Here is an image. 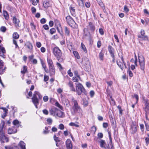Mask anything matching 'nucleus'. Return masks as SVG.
Here are the masks:
<instances>
[{
    "mask_svg": "<svg viewBox=\"0 0 149 149\" xmlns=\"http://www.w3.org/2000/svg\"><path fill=\"white\" fill-rule=\"evenodd\" d=\"M98 3L99 5L102 7L103 10V12L104 13H106V11L105 10V7L103 3L101 1H99V3Z\"/></svg>",
    "mask_w": 149,
    "mask_h": 149,
    "instance_id": "nucleus-32",
    "label": "nucleus"
},
{
    "mask_svg": "<svg viewBox=\"0 0 149 149\" xmlns=\"http://www.w3.org/2000/svg\"><path fill=\"white\" fill-rule=\"evenodd\" d=\"M42 112L44 114L46 115H48L49 113L48 111L46 109H43L42 110Z\"/></svg>",
    "mask_w": 149,
    "mask_h": 149,
    "instance_id": "nucleus-60",
    "label": "nucleus"
},
{
    "mask_svg": "<svg viewBox=\"0 0 149 149\" xmlns=\"http://www.w3.org/2000/svg\"><path fill=\"white\" fill-rule=\"evenodd\" d=\"M67 85L69 87L70 91L73 92L76 91V89L74 86L73 82L72 81H70L67 84Z\"/></svg>",
    "mask_w": 149,
    "mask_h": 149,
    "instance_id": "nucleus-11",
    "label": "nucleus"
},
{
    "mask_svg": "<svg viewBox=\"0 0 149 149\" xmlns=\"http://www.w3.org/2000/svg\"><path fill=\"white\" fill-rule=\"evenodd\" d=\"M124 10L125 11L126 13H127L129 11V10L128 9L127 6H125L124 7Z\"/></svg>",
    "mask_w": 149,
    "mask_h": 149,
    "instance_id": "nucleus-61",
    "label": "nucleus"
},
{
    "mask_svg": "<svg viewBox=\"0 0 149 149\" xmlns=\"http://www.w3.org/2000/svg\"><path fill=\"white\" fill-rule=\"evenodd\" d=\"M58 109L56 108H54L50 110L49 112L50 115L55 116L56 115Z\"/></svg>",
    "mask_w": 149,
    "mask_h": 149,
    "instance_id": "nucleus-18",
    "label": "nucleus"
},
{
    "mask_svg": "<svg viewBox=\"0 0 149 149\" xmlns=\"http://www.w3.org/2000/svg\"><path fill=\"white\" fill-rule=\"evenodd\" d=\"M47 121L48 124L50 125L52 123V120L51 118H49L47 119Z\"/></svg>",
    "mask_w": 149,
    "mask_h": 149,
    "instance_id": "nucleus-45",
    "label": "nucleus"
},
{
    "mask_svg": "<svg viewBox=\"0 0 149 149\" xmlns=\"http://www.w3.org/2000/svg\"><path fill=\"white\" fill-rule=\"evenodd\" d=\"M82 103L83 105L85 107L87 106L88 104V102L86 99H82Z\"/></svg>",
    "mask_w": 149,
    "mask_h": 149,
    "instance_id": "nucleus-38",
    "label": "nucleus"
},
{
    "mask_svg": "<svg viewBox=\"0 0 149 149\" xmlns=\"http://www.w3.org/2000/svg\"><path fill=\"white\" fill-rule=\"evenodd\" d=\"M49 79V77L48 76H47L46 75H45L44 77V81L45 82L47 81Z\"/></svg>",
    "mask_w": 149,
    "mask_h": 149,
    "instance_id": "nucleus-49",
    "label": "nucleus"
},
{
    "mask_svg": "<svg viewBox=\"0 0 149 149\" xmlns=\"http://www.w3.org/2000/svg\"><path fill=\"white\" fill-rule=\"evenodd\" d=\"M5 125V122L4 121H2V127L0 129V139L3 143L8 142V138L6 137L3 130V127Z\"/></svg>",
    "mask_w": 149,
    "mask_h": 149,
    "instance_id": "nucleus-3",
    "label": "nucleus"
},
{
    "mask_svg": "<svg viewBox=\"0 0 149 149\" xmlns=\"http://www.w3.org/2000/svg\"><path fill=\"white\" fill-rule=\"evenodd\" d=\"M0 31L3 32H5L6 30V28L5 26H2L0 29Z\"/></svg>",
    "mask_w": 149,
    "mask_h": 149,
    "instance_id": "nucleus-55",
    "label": "nucleus"
},
{
    "mask_svg": "<svg viewBox=\"0 0 149 149\" xmlns=\"http://www.w3.org/2000/svg\"><path fill=\"white\" fill-rule=\"evenodd\" d=\"M138 38H140L141 40H147L148 39V38L146 36H142L140 35L138 36Z\"/></svg>",
    "mask_w": 149,
    "mask_h": 149,
    "instance_id": "nucleus-28",
    "label": "nucleus"
},
{
    "mask_svg": "<svg viewBox=\"0 0 149 149\" xmlns=\"http://www.w3.org/2000/svg\"><path fill=\"white\" fill-rule=\"evenodd\" d=\"M27 72V67L24 65L23 66V68L22 69L21 72L22 74H24Z\"/></svg>",
    "mask_w": 149,
    "mask_h": 149,
    "instance_id": "nucleus-27",
    "label": "nucleus"
},
{
    "mask_svg": "<svg viewBox=\"0 0 149 149\" xmlns=\"http://www.w3.org/2000/svg\"><path fill=\"white\" fill-rule=\"evenodd\" d=\"M141 35H140L143 36H146L145 35V31L143 30H141L140 32Z\"/></svg>",
    "mask_w": 149,
    "mask_h": 149,
    "instance_id": "nucleus-62",
    "label": "nucleus"
},
{
    "mask_svg": "<svg viewBox=\"0 0 149 149\" xmlns=\"http://www.w3.org/2000/svg\"><path fill=\"white\" fill-rule=\"evenodd\" d=\"M13 38L17 39L19 38V36L17 33L15 32L13 33Z\"/></svg>",
    "mask_w": 149,
    "mask_h": 149,
    "instance_id": "nucleus-39",
    "label": "nucleus"
},
{
    "mask_svg": "<svg viewBox=\"0 0 149 149\" xmlns=\"http://www.w3.org/2000/svg\"><path fill=\"white\" fill-rule=\"evenodd\" d=\"M56 29L54 28H52L50 29V32L51 34H53L54 33H55L56 32Z\"/></svg>",
    "mask_w": 149,
    "mask_h": 149,
    "instance_id": "nucleus-46",
    "label": "nucleus"
},
{
    "mask_svg": "<svg viewBox=\"0 0 149 149\" xmlns=\"http://www.w3.org/2000/svg\"><path fill=\"white\" fill-rule=\"evenodd\" d=\"M6 53V50L2 45H0V56L4 58L5 56L4 54Z\"/></svg>",
    "mask_w": 149,
    "mask_h": 149,
    "instance_id": "nucleus-12",
    "label": "nucleus"
},
{
    "mask_svg": "<svg viewBox=\"0 0 149 149\" xmlns=\"http://www.w3.org/2000/svg\"><path fill=\"white\" fill-rule=\"evenodd\" d=\"M88 29L91 32H94L95 29V26L91 22H90L88 23V25L87 26Z\"/></svg>",
    "mask_w": 149,
    "mask_h": 149,
    "instance_id": "nucleus-10",
    "label": "nucleus"
},
{
    "mask_svg": "<svg viewBox=\"0 0 149 149\" xmlns=\"http://www.w3.org/2000/svg\"><path fill=\"white\" fill-rule=\"evenodd\" d=\"M108 50L112 57H114V50L113 48L111 46L108 47Z\"/></svg>",
    "mask_w": 149,
    "mask_h": 149,
    "instance_id": "nucleus-22",
    "label": "nucleus"
},
{
    "mask_svg": "<svg viewBox=\"0 0 149 149\" xmlns=\"http://www.w3.org/2000/svg\"><path fill=\"white\" fill-rule=\"evenodd\" d=\"M65 32V34L68 36H69L70 35V31L69 28L65 26L64 27Z\"/></svg>",
    "mask_w": 149,
    "mask_h": 149,
    "instance_id": "nucleus-31",
    "label": "nucleus"
},
{
    "mask_svg": "<svg viewBox=\"0 0 149 149\" xmlns=\"http://www.w3.org/2000/svg\"><path fill=\"white\" fill-rule=\"evenodd\" d=\"M140 129L141 131L142 132H143L144 131V125L143 124H141L140 125Z\"/></svg>",
    "mask_w": 149,
    "mask_h": 149,
    "instance_id": "nucleus-57",
    "label": "nucleus"
},
{
    "mask_svg": "<svg viewBox=\"0 0 149 149\" xmlns=\"http://www.w3.org/2000/svg\"><path fill=\"white\" fill-rule=\"evenodd\" d=\"M32 99L33 102L35 106L36 107L37 109V106L39 104V99L33 97Z\"/></svg>",
    "mask_w": 149,
    "mask_h": 149,
    "instance_id": "nucleus-17",
    "label": "nucleus"
},
{
    "mask_svg": "<svg viewBox=\"0 0 149 149\" xmlns=\"http://www.w3.org/2000/svg\"><path fill=\"white\" fill-rule=\"evenodd\" d=\"M145 124L146 126V130L148 131H149V125L148 124L146 123L145 121H144Z\"/></svg>",
    "mask_w": 149,
    "mask_h": 149,
    "instance_id": "nucleus-48",
    "label": "nucleus"
},
{
    "mask_svg": "<svg viewBox=\"0 0 149 149\" xmlns=\"http://www.w3.org/2000/svg\"><path fill=\"white\" fill-rule=\"evenodd\" d=\"M65 143L67 149H72V145L71 141L70 139H67Z\"/></svg>",
    "mask_w": 149,
    "mask_h": 149,
    "instance_id": "nucleus-13",
    "label": "nucleus"
},
{
    "mask_svg": "<svg viewBox=\"0 0 149 149\" xmlns=\"http://www.w3.org/2000/svg\"><path fill=\"white\" fill-rule=\"evenodd\" d=\"M100 143L101 147L105 149H107L109 148V146L106 147L105 146L106 142L104 140L102 139L100 141Z\"/></svg>",
    "mask_w": 149,
    "mask_h": 149,
    "instance_id": "nucleus-16",
    "label": "nucleus"
},
{
    "mask_svg": "<svg viewBox=\"0 0 149 149\" xmlns=\"http://www.w3.org/2000/svg\"><path fill=\"white\" fill-rule=\"evenodd\" d=\"M58 128L61 130H63L64 128V125L62 124H60L59 125Z\"/></svg>",
    "mask_w": 149,
    "mask_h": 149,
    "instance_id": "nucleus-56",
    "label": "nucleus"
},
{
    "mask_svg": "<svg viewBox=\"0 0 149 149\" xmlns=\"http://www.w3.org/2000/svg\"><path fill=\"white\" fill-rule=\"evenodd\" d=\"M6 69V67L4 65V62L0 58V74H3Z\"/></svg>",
    "mask_w": 149,
    "mask_h": 149,
    "instance_id": "nucleus-8",
    "label": "nucleus"
},
{
    "mask_svg": "<svg viewBox=\"0 0 149 149\" xmlns=\"http://www.w3.org/2000/svg\"><path fill=\"white\" fill-rule=\"evenodd\" d=\"M13 123L14 125L17 126V127H19V125H20V126H21L19 124V121L17 120H14L13 122Z\"/></svg>",
    "mask_w": 149,
    "mask_h": 149,
    "instance_id": "nucleus-36",
    "label": "nucleus"
},
{
    "mask_svg": "<svg viewBox=\"0 0 149 149\" xmlns=\"http://www.w3.org/2000/svg\"><path fill=\"white\" fill-rule=\"evenodd\" d=\"M144 103L145 104V107L144 110L146 113L149 114V103L148 100L145 99L144 100Z\"/></svg>",
    "mask_w": 149,
    "mask_h": 149,
    "instance_id": "nucleus-9",
    "label": "nucleus"
},
{
    "mask_svg": "<svg viewBox=\"0 0 149 149\" xmlns=\"http://www.w3.org/2000/svg\"><path fill=\"white\" fill-rule=\"evenodd\" d=\"M72 100L73 103V105L71 109V112L73 115L79 116L81 117L83 115L82 111L79 105L77 100L73 97L72 98Z\"/></svg>",
    "mask_w": 149,
    "mask_h": 149,
    "instance_id": "nucleus-1",
    "label": "nucleus"
},
{
    "mask_svg": "<svg viewBox=\"0 0 149 149\" xmlns=\"http://www.w3.org/2000/svg\"><path fill=\"white\" fill-rule=\"evenodd\" d=\"M54 139L55 141L56 142H59L60 141V139L58 137H56L55 135H54Z\"/></svg>",
    "mask_w": 149,
    "mask_h": 149,
    "instance_id": "nucleus-44",
    "label": "nucleus"
},
{
    "mask_svg": "<svg viewBox=\"0 0 149 149\" xmlns=\"http://www.w3.org/2000/svg\"><path fill=\"white\" fill-rule=\"evenodd\" d=\"M33 97H35L38 99H41L42 98V96L37 91L34 92Z\"/></svg>",
    "mask_w": 149,
    "mask_h": 149,
    "instance_id": "nucleus-19",
    "label": "nucleus"
},
{
    "mask_svg": "<svg viewBox=\"0 0 149 149\" xmlns=\"http://www.w3.org/2000/svg\"><path fill=\"white\" fill-rule=\"evenodd\" d=\"M137 131V126L135 123L132 122L130 126V131L132 134H134Z\"/></svg>",
    "mask_w": 149,
    "mask_h": 149,
    "instance_id": "nucleus-5",
    "label": "nucleus"
},
{
    "mask_svg": "<svg viewBox=\"0 0 149 149\" xmlns=\"http://www.w3.org/2000/svg\"><path fill=\"white\" fill-rule=\"evenodd\" d=\"M25 46H26L30 50H31L33 48V46L32 44L29 42H26L25 44Z\"/></svg>",
    "mask_w": 149,
    "mask_h": 149,
    "instance_id": "nucleus-29",
    "label": "nucleus"
},
{
    "mask_svg": "<svg viewBox=\"0 0 149 149\" xmlns=\"http://www.w3.org/2000/svg\"><path fill=\"white\" fill-rule=\"evenodd\" d=\"M52 52L58 61L61 62L63 61V59L61 58L62 55L61 51L58 47H56L54 48Z\"/></svg>",
    "mask_w": 149,
    "mask_h": 149,
    "instance_id": "nucleus-2",
    "label": "nucleus"
},
{
    "mask_svg": "<svg viewBox=\"0 0 149 149\" xmlns=\"http://www.w3.org/2000/svg\"><path fill=\"white\" fill-rule=\"evenodd\" d=\"M49 73L50 76L54 75L55 73L54 66L49 68Z\"/></svg>",
    "mask_w": 149,
    "mask_h": 149,
    "instance_id": "nucleus-23",
    "label": "nucleus"
},
{
    "mask_svg": "<svg viewBox=\"0 0 149 149\" xmlns=\"http://www.w3.org/2000/svg\"><path fill=\"white\" fill-rule=\"evenodd\" d=\"M47 61L49 68L54 67L53 61L51 59L47 58Z\"/></svg>",
    "mask_w": 149,
    "mask_h": 149,
    "instance_id": "nucleus-21",
    "label": "nucleus"
},
{
    "mask_svg": "<svg viewBox=\"0 0 149 149\" xmlns=\"http://www.w3.org/2000/svg\"><path fill=\"white\" fill-rule=\"evenodd\" d=\"M70 10L72 15L73 16H75V9L74 7H72L71 6L70 7Z\"/></svg>",
    "mask_w": 149,
    "mask_h": 149,
    "instance_id": "nucleus-30",
    "label": "nucleus"
},
{
    "mask_svg": "<svg viewBox=\"0 0 149 149\" xmlns=\"http://www.w3.org/2000/svg\"><path fill=\"white\" fill-rule=\"evenodd\" d=\"M36 45L38 47L40 48L41 46V44L40 42H37L36 43Z\"/></svg>",
    "mask_w": 149,
    "mask_h": 149,
    "instance_id": "nucleus-63",
    "label": "nucleus"
},
{
    "mask_svg": "<svg viewBox=\"0 0 149 149\" xmlns=\"http://www.w3.org/2000/svg\"><path fill=\"white\" fill-rule=\"evenodd\" d=\"M127 73L129 74L130 77H132L133 76V74L132 72L130 70H129L127 71Z\"/></svg>",
    "mask_w": 149,
    "mask_h": 149,
    "instance_id": "nucleus-47",
    "label": "nucleus"
},
{
    "mask_svg": "<svg viewBox=\"0 0 149 149\" xmlns=\"http://www.w3.org/2000/svg\"><path fill=\"white\" fill-rule=\"evenodd\" d=\"M5 149H18L17 147L14 148L10 146H5Z\"/></svg>",
    "mask_w": 149,
    "mask_h": 149,
    "instance_id": "nucleus-54",
    "label": "nucleus"
},
{
    "mask_svg": "<svg viewBox=\"0 0 149 149\" xmlns=\"http://www.w3.org/2000/svg\"><path fill=\"white\" fill-rule=\"evenodd\" d=\"M73 53L75 57L78 59H79L80 57L78 53L76 51H74L73 52Z\"/></svg>",
    "mask_w": 149,
    "mask_h": 149,
    "instance_id": "nucleus-41",
    "label": "nucleus"
},
{
    "mask_svg": "<svg viewBox=\"0 0 149 149\" xmlns=\"http://www.w3.org/2000/svg\"><path fill=\"white\" fill-rule=\"evenodd\" d=\"M56 115L59 117L63 118L64 117V115L63 112L58 109Z\"/></svg>",
    "mask_w": 149,
    "mask_h": 149,
    "instance_id": "nucleus-24",
    "label": "nucleus"
},
{
    "mask_svg": "<svg viewBox=\"0 0 149 149\" xmlns=\"http://www.w3.org/2000/svg\"><path fill=\"white\" fill-rule=\"evenodd\" d=\"M81 48L85 53H86L87 52V51L86 49L83 42H81Z\"/></svg>",
    "mask_w": 149,
    "mask_h": 149,
    "instance_id": "nucleus-35",
    "label": "nucleus"
},
{
    "mask_svg": "<svg viewBox=\"0 0 149 149\" xmlns=\"http://www.w3.org/2000/svg\"><path fill=\"white\" fill-rule=\"evenodd\" d=\"M65 18L67 23L70 26H72L74 24H76L70 15L66 17Z\"/></svg>",
    "mask_w": 149,
    "mask_h": 149,
    "instance_id": "nucleus-6",
    "label": "nucleus"
},
{
    "mask_svg": "<svg viewBox=\"0 0 149 149\" xmlns=\"http://www.w3.org/2000/svg\"><path fill=\"white\" fill-rule=\"evenodd\" d=\"M119 56L121 60H122V62L123 63L124 65V66L125 68H126V63H125L124 61L123 58V56L121 55V56H120V55H119Z\"/></svg>",
    "mask_w": 149,
    "mask_h": 149,
    "instance_id": "nucleus-53",
    "label": "nucleus"
},
{
    "mask_svg": "<svg viewBox=\"0 0 149 149\" xmlns=\"http://www.w3.org/2000/svg\"><path fill=\"white\" fill-rule=\"evenodd\" d=\"M74 74L76 75L77 77L79 79H80L79 75L78 74V72L77 71H75L74 72Z\"/></svg>",
    "mask_w": 149,
    "mask_h": 149,
    "instance_id": "nucleus-58",
    "label": "nucleus"
},
{
    "mask_svg": "<svg viewBox=\"0 0 149 149\" xmlns=\"http://www.w3.org/2000/svg\"><path fill=\"white\" fill-rule=\"evenodd\" d=\"M13 23L15 24V26L17 28L19 27L20 26L19 20L17 19L15 17H13Z\"/></svg>",
    "mask_w": 149,
    "mask_h": 149,
    "instance_id": "nucleus-15",
    "label": "nucleus"
},
{
    "mask_svg": "<svg viewBox=\"0 0 149 149\" xmlns=\"http://www.w3.org/2000/svg\"><path fill=\"white\" fill-rule=\"evenodd\" d=\"M139 59L141 68L143 70L145 68L144 58L143 56H139Z\"/></svg>",
    "mask_w": 149,
    "mask_h": 149,
    "instance_id": "nucleus-7",
    "label": "nucleus"
},
{
    "mask_svg": "<svg viewBox=\"0 0 149 149\" xmlns=\"http://www.w3.org/2000/svg\"><path fill=\"white\" fill-rule=\"evenodd\" d=\"M69 125L71 126H74L77 127H79V125L76 124L74 123H70Z\"/></svg>",
    "mask_w": 149,
    "mask_h": 149,
    "instance_id": "nucleus-51",
    "label": "nucleus"
},
{
    "mask_svg": "<svg viewBox=\"0 0 149 149\" xmlns=\"http://www.w3.org/2000/svg\"><path fill=\"white\" fill-rule=\"evenodd\" d=\"M96 131V127L94 126H93L91 127V131L95 133Z\"/></svg>",
    "mask_w": 149,
    "mask_h": 149,
    "instance_id": "nucleus-59",
    "label": "nucleus"
},
{
    "mask_svg": "<svg viewBox=\"0 0 149 149\" xmlns=\"http://www.w3.org/2000/svg\"><path fill=\"white\" fill-rule=\"evenodd\" d=\"M17 130L15 127L9 128L8 131V133L9 134L15 133L17 132Z\"/></svg>",
    "mask_w": 149,
    "mask_h": 149,
    "instance_id": "nucleus-20",
    "label": "nucleus"
},
{
    "mask_svg": "<svg viewBox=\"0 0 149 149\" xmlns=\"http://www.w3.org/2000/svg\"><path fill=\"white\" fill-rule=\"evenodd\" d=\"M72 80H73L74 82H78L79 81L78 79L75 77H72Z\"/></svg>",
    "mask_w": 149,
    "mask_h": 149,
    "instance_id": "nucleus-64",
    "label": "nucleus"
},
{
    "mask_svg": "<svg viewBox=\"0 0 149 149\" xmlns=\"http://www.w3.org/2000/svg\"><path fill=\"white\" fill-rule=\"evenodd\" d=\"M62 102L64 104L65 108H68L70 106V103L68 99H63L62 100Z\"/></svg>",
    "mask_w": 149,
    "mask_h": 149,
    "instance_id": "nucleus-14",
    "label": "nucleus"
},
{
    "mask_svg": "<svg viewBox=\"0 0 149 149\" xmlns=\"http://www.w3.org/2000/svg\"><path fill=\"white\" fill-rule=\"evenodd\" d=\"M104 54L102 50L99 53V57L101 60H103Z\"/></svg>",
    "mask_w": 149,
    "mask_h": 149,
    "instance_id": "nucleus-40",
    "label": "nucleus"
},
{
    "mask_svg": "<svg viewBox=\"0 0 149 149\" xmlns=\"http://www.w3.org/2000/svg\"><path fill=\"white\" fill-rule=\"evenodd\" d=\"M56 65L60 70H61L63 69V68L62 66V65L60 63L58 62H57L56 63Z\"/></svg>",
    "mask_w": 149,
    "mask_h": 149,
    "instance_id": "nucleus-52",
    "label": "nucleus"
},
{
    "mask_svg": "<svg viewBox=\"0 0 149 149\" xmlns=\"http://www.w3.org/2000/svg\"><path fill=\"white\" fill-rule=\"evenodd\" d=\"M123 62H121L120 61L118 62V61H117V65L122 70H123Z\"/></svg>",
    "mask_w": 149,
    "mask_h": 149,
    "instance_id": "nucleus-37",
    "label": "nucleus"
},
{
    "mask_svg": "<svg viewBox=\"0 0 149 149\" xmlns=\"http://www.w3.org/2000/svg\"><path fill=\"white\" fill-rule=\"evenodd\" d=\"M76 91L77 94L79 95H81L83 93L84 95H86L87 93L82 85L80 83H79L76 84Z\"/></svg>",
    "mask_w": 149,
    "mask_h": 149,
    "instance_id": "nucleus-4",
    "label": "nucleus"
},
{
    "mask_svg": "<svg viewBox=\"0 0 149 149\" xmlns=\"http://www.w3.org/2000/svg\"><path fill=\"white\" fill-rule=\"evenodd\" d=\"M4 16L6 19H8L9 18V16L7 12L6 11H3Z\"/></svg>",
    "mask_w": 149,
    "mask_h": 149,
    "instance_id": "nucleus-43",
    "label": "nucleus"
},
{
    "mask_svg": "<svg viewBox=\"0 0 149 149\" xmlns=\"http://www.w3.org/2000/svg\"><path fill=\"white\" fill-rule=\"evenodd\" d=\"M86 65L85 68V70L87 71H89L91 70V67L90 65L89 62L88 61L87 64L86 63Z\"/></svg>",
    "mask_w": 149,
    "mask_h": 149,
    "instance_id": "nucleus-34",
    "label": "nucleus"
},
{
    "mask_svg": "<svg viewBox=\"0 0 149 149\" xmlns=\"http://www.w3.org/2000/svg\"><path fill=\"white\" fill-rule=\"evenodd\" d=\"M0 109L3 110L4 113L2 115V117L3 118H4V117L6 116L8 110L5 108L2 107Z\"/></svg>",
    "mask_w": 149,
    "mask_h": 149,
    "instance_id": "nucleus-26",
    "label": "nucleus"
},
{
    "mask_svg": "<svg viewBox=\"0 0 149 149\" xmlns=\"http://www.w3.org/2000/svg\"><path fill=\"white\" fill-rule=\"evenodd\" d=\"M51 5L50 2L47 1L44 2L43 3V6L45 8H47L49 7Z\"/></svg>",
    "mask_w": 149,
    "mask_h": 149,
    "instance_id": "nucleus-33",
    "label": "nucleus"
},
{
    "mask_svg": "<svg viewBox=\"0 0 149 149\" xmlns=\"http://www.w3.org/2000/svg\"><path fill=\"white\" fill-rule=\"evenodd\" d=\"M30 26L33 30H35L36 29V26L35 25H34L33 22H31L30 23Z\"/></svg>",
    "mask_w": 149,
    "mask_h": 149,
    "instance_id": "nucleus-50",
    "label": "nucleus"
},
{
    "mask_svg": "<svg viewBox=\"0 0 149 149\" xmlns=\"http://www.w3.org/2000/svg\"><path fill=\"white\" fill-rule=\"evenodd\" d=\"M55 105L56 106L58 107L61 109L62 110H63V107L60 104L58 103V102H56L55 103Z\"/></svg>",
    "mask_w": 149,
    "mask_h": 149,
    "instance_id": "nucleus-42",
    "label": "nucleus"
},
{
    "mask_svg": "<svg viewBox=\"0 0 149 149\" xmlns=\"http://www.w3.org/2000/svg\"><path fill=\"white\" fill-rule=\"evenodd\" d=\"M18 145L20 147L21 149H26L25 148V144L23 141H20L18 144Z\"/></svg>",
    "mask_w": 149,
    "mask_h": 149,
    "instance_id": "nucleus-25",
    "label": "nucleus"
}]
</instances>
